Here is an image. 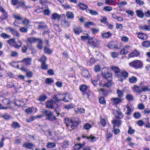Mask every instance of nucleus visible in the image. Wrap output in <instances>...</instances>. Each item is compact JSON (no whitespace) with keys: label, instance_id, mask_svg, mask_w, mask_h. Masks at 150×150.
Wrapping results in <instances>:
<instances>
[{"label":"nucleus","instance_id":"nucleus-37","mask_svg":"<svg viewBox=\"0 0 150 150\" xmlns=\"http://www.w3.org/2000/svg\"><path fill=\"white\" fill-rule=\"evenodd\" d=\"M38 38L31 37L28 39V41L30 43H33L38 41Z\"/></svg>","mask_w":150,"mask_h":150},{"label":"nucleus","instance_id":"nucleus-23","mask_svg":"<svg viewBox=\"0 0 150 150\" xmlns=\"http://www.w3.org/2000/svg\"><path fill=\"white\" fill-rule=\"evenodd\" d=\"M22 45V42L20 40H18L17 42L15 41L13 46L16 48H18L20 47Z\"/></svg>","mask_w":150,"mask_h":150},{"label":"nucleus","instance_id":"nucleus-5","mask_svg":"<svg viewBox=\"0 0 150 150\" xmlns=\"http://www.w3.org/2000/svg\"><path fill=\"white\" fill-rule=\"evenodd\" d=\"M129 64L130 66L136 69L141 68L143 67L142 63L139 60H134L129 63Z\"/></svg>","mask_w":150,"mask_h":150},{"label":"nucleus","instance_id":"nucleus-28","mask_svg":"<svg viewBox=\"0 0 150 150\" xmlns=\"http://www.w3.org/2000/svg\"><path fill=\"white\" fill-rule=\"evenodd\" d=\"M47 98V97L44 94H42L39 96V98H38L37 100L40 102H43Z\"/></svg>","mask_w":150,"mask_h":150},{"label":"nucleus","instance_id":"nucleus-36","mask_svg":"<svg viewBox=\"0 0 150 150\" xmlns=\"http://www.w3.org/2000/svg\"><path fill=\"white\" fill-rule=\"evenodd\" d=\"M66 15L68 18L73 19L74 18V14L72 12H67Z\"/></svg>","mask_w":150,"mask_h":150},{"label":"nucleus","instance_id":"nucleus-32","mask_svg":"<svg viewBox=\"0 0 150 150\" xmlns=\"http://www.w3.org/2000/svg\"><path fill=\"white\" fill-rule=\"evenodd\" d=\"M0 36L4 39H9L11 38V36L5 33H2L1 34Z\"/></svg>","mask_w":150,"mask_h":150},{"label":"nucleus","instance_id":"nucleus-59","mask_svg":"<svg viewBox=\"0 0 150 150\" xmlns=\"http://www.w3.org/2000/svg\"><path fill=\"white\" fill-rule=\"evenodd\" d=\"M111 56L113 58H116L118 57V53L116 52H110Z\"/></svg>","mask_w":150,"mask_h":150},{"label":"nucleus","instance_id":"nucleus-52","mask_svg":"<svg viewBox=\"0 0 150 150\" xmlns=\"http://www.w3.org/2000/svg\"><path fill=\"white\" fill-rule=\"evenodd\" d=\"M126 108L127 109V111L126 112L125 114L127 115H129L132 112V109L128 105L127 106Z\"/></svg>","mask_w":150,"mask_h":150},{"label":"nucleus","instance_id":"nucleus-24","mask_svg":"<svg viewBox=\"0 0 150 150\" xmlns=\"http://www.w3.org/2000/svg\"><path fill=\"white\" fill-rule=\"evenodd\" d=\"M78 6H79L80 9L82 10H85L88 8L87 5L82 3H80L79 4Z\"/></svg>","mask_w":150,"mask_h":150},{"label":"nucleus","instance_id":"nucleus-62","mask_svg":"<svg viewBox=\"0 0 150 150\" xmlns=\"http://www.w3.org/2000/svg\"><path fill=\"white\" fill-rule=\"evenodd\" d=\"M6 86L8 88H11L12 87H14L15 88H16V87H15L14 84L12 82H8Z\"/></svg>","mask_w":150,"mask_h":150},{"label":"nucleus","instance_id":"nucleus-55","mask_svg":"<svg viewBox=\"0 0 150 150\" xmlns=\"http://www.w3.org/2000/svg\"><path fill=\"white\" fill-rule=\"evenodd\" d=\"M13 16L15 19L18 20H21L22 19V18L20 14H13Z\"/></svg>","mask_w":150,"mask_h":150},{"label":"nucleus","instance_id":"nucleus-14","mask_svg":"<svg viewBox=\"0 0 150 150\" xmlns=\"http://www.w3.org/2000/svg\"><path fill=\"white\" fill-rule=\"evenodd\" d=\"M129 47H130L129 45L125 46L124 48L121 50L120 53L122 55L127 54L129 52Z\"/></svg>","mask_w":150,"mask_h":150},{"label":"nucleus","instance_id":"nucleus-11","mask_svg":"<svg viewBox=\"0 0 150 150\" xmlns=\"http://www.w3.org/2000/svg\"><path fill=\"white\" fill-rule=\"evenodd\" d=\"M110 100L113 105H117L122 101L121 99L118 97L111 98Z\"/></svg>","mask_w":150,"mask_h":150},{"label":"nucleus","instance_id":"nucleus-57","mask_svg":"<svg viewBox=\"0 0 150 150\" xmlns=\"http://www.w3.org/2000/svg\"><path fill=\"white\" fill-rule=\"evenodd\" d=\"M53 82V80L52 78H47L45 81V83L47 84H51Z\"/></svg>","mask_w":150,"mask_h":150},{"label":"nucleus","instance_id":"nucleus-61","mask_svg":"<svg viewBox=\"0 0 150 150\" xmlns=\"http://www.w3.org/2000/svg\"><path fill=\"white\" fill-rule=\"evenodd\" d=\"M99 102L100 103L103 105H105L106 104L105 98L104 97H102L99 98Z\"/></svg>","mask_w":150,"mask_h":150},{"label":"nucleus","instance_id":"nucleus-34","mask_svg":"<svg viewBox=\"0 0 150 150\" xmlns=\"http://www.w3.org/2000/svg\"><path fill=\"white\" fill-rule=\"evenodd\" d=\"M11 127L13 128L16 129L20 128L21 127V125L18 123L16 122H14L12 123Z\"/></svg>","mask_w":150,"mask_h":150},{"label":"nucleus","instance_id":"nucleus-2","mask_svg":"<svg viewBox=\"0 0 150 150\" xmlns=\"http://www.w3.org/2000/svg\"><path fill=\"white\" fill-rule=\"evenodd\" d=\"M43 115L46 117V120L53 121L56 119V117L53 115V113L49 110H43L42 111Z\"/></svg>","mask_w":150,"mask_h":150},{"label":"nucleus","instance_id":"nucleus-49","mask_svg":"<svg viewBox=\"0 0 150 150\" xmlns=\"http://www.w3.org/2000/svg\"><path fill=\"white\" fill-rule=\"evenodd\" d=\"M142 45L144 47H148L150 46V42L146 41L142 43Z\"/></svg>","mask_w":150,"mask_h":150},{"label":"nucleus","instance_id":"nucleus-9","mask_svg":"<svg viewBox=\"0 0 150 150\" xmlns=\"http://www.w3.org/2000/svg\"><path fill=\"white\" fill-rule=\"evenodd\" d=\"M6 29L8 30L14 36L17 37H19L20 36V35L18 32L16 30H15L13 28L10 27H8L6 28Z\"/></svg>","mask_w":150,"mask_h":150},{"label":"nucleus","instance_id":"nucleus-54","mask_svg":"<svg viewBox=\"0 0 150 150\" xmlns=\"http://www.w3.org/2000/svg\"><path fill=\"white\" fill-rule=\"evenodd\" d=\"M127 3L124 1L120 2L118 3L117 4L119 7H122L123 6L127 5Z\"/></svg>","mask_w":150,"mask_h":150},{"label":"nucleus","instance_id":"nucleus-44","mask_svg":"<svg viewBox=\"0 0 150 150\" xmlns=\"http://www.w3.org/2000/svg\"><path fill=\"white\" fill-rule=\"evenodd\" d=\"M108 81L103 84V86L105 87H108L111 86L112 83L111 80L109 79Z\"/></svg>","mask_w":150,"mask_h":150},{"label":"nucleus","instance_id":"nucleus-64","mask_svg":"<svg viewBox=\"0 0 150 150\" xmlns=\"http://www.w3.org/2000/svg\"><path fill=\"white\" fill-rule=\"evenodd\" d=\"M44 51L45 53L48 54H50L52 53V50H51L49 48L46 47L45 48Z\"/></svg>","mask_w":150,"mask_h":150},{"label":"nucleus","instance_id":"nucleus-22","mask_svg":"<svg viewBox=\"0 0 150 150\" xmlns=\"http://www.w3.org/2000/svg\"><path fill=\"white\" fill-rule=\"evenodd\" d=\"M37 42H38V44L37 45L38 48L40 50L42 49L43 47V42L42 39L41 38H38V41Z\"/></svg>","mask_w":150,"mask_h":150},{"label":"nucleus","instance_id":"nucleus-27","mask_svg":"<svg viewBox=\"0 0 150 150\" xmlns=\"http://www.w3.org/2000/svg\"><path fill=\"white\" fill-rule=\"evenodd\" d=\"M60 18V15L56 13L52 14L51 17L52 19L54 20H59Z\"/></svg>","mask_w":150,"mask_h":150},{"label":"nucleus","instance_id":"nucleus-56","mask_svg":"<svg viewBox=\"0 0 150 150\" xmlns=\"http://www.w3.org/2000/svg\"><path fill=\"white\" fill-rule=\"evenodd\" d=\"M133 116L135 118L139 119L141 117V115L139 112H135L134 113Z\"/></svg>","mask_w":150,"mask_h":150},{"label":"nucleus","instance_id":"nucleus-12","mask_svg":"<svg viewBox=\"0 0 150 150\" xmlns=\"http://www.w3.org/2000/svg\"><path fill=\"white\" fill-rule=\"evenodd\" d=\"M72 98L71 95L69 94H66L65 95H64L63 99V101L65 102H69L70 100L72 99Z\"/></svg>","mask_w":150,"mask_h":150},{"label":"nucleus","instance_id":"nucleus-47","mask_svg":"<svg viewBox=\"0 0 150 150\" xmlns=\"http://www.w3.org/2000/svg\"><path fill=\"white\" fill-rule=\"evenodd\" d=\"M47 60V57L45 55H43L40 59H39L38 61L42 63H46Z\"/></svg>","mask_w":150,"mask_h":150},{"label":"nucleus","instance_id":"nucleus-33","mask_svg":"<svg viewBox=\"0 0 150 150\" xmlns=\"http://www.w3.org/2000/svg\"><path fill=\"white\" fill-rule=\"evenodd\" d=\"M96 25L93 22L88 21L84 23V26L86 28H89L91 25L95 26Z\"/></svg>","mask_w":150,"mask_h":150},{"label":"nucleus","instance_id":"nucleus-46","mask_svg":"<svg viewBox=\"0 0 150 150\" xmlns=\"http://www.w3.org/2000/svg\"><path fill=\"white\" fill-rule=\"evenodd\" d=\"M117 115L116 116V117L118 119H121L122 118L124 117V115L120 111H117Z\"/></svg>","mask_w":150,"mask_h":150},{"label":"nucleus","instance_id":"nucleus-39","mask_svg":"<svg viewBox=\"0 0 150 150\" xmlns=\"http://www.w3.org/2000/svg\"><path fill=\"white\" fill-rule=\"evenodd\" d=\"M75 106V105L73 103H71L69 104L65 105L64 108L66 109L69 110L74 108Z\"/></svg>","mask_w":150,"mask_h":150},{"label":"nucleus","instance_id":"nucleus-38","mask_svg":"<svg viewBox=\"0 0 150 150\" xmlns=\"http://www.w3.org/2000/svg\"><path fill=\"white\" fill-rule=\"evenodd\" d=\"M69 145V142L68 141L65 140L63 143L62 147L65 149L68 148Z\"/></svg>","mask_w":150,"mask_h":150},{"label":"nucleus","instance_id":"nucleus-3","mask_svg":"<svg viewBox=\"0 0 150 150\" xmlns=\"http://www.w3.org/2000/svg\"><path fill=\"white\" fill-rule=\"evenodd\" d=\"M100 41L94 37L91 38L89 39L88 44L93 47H98L99 46Z\"/></svg>","mask_w":150,"mask_h":150},{"label":"nucleus","instance_id":"nucleus-13","mask_svg":"<svg viewBox=\"0 0 150 150\" xmlns=\"http://www.w3.org/2000/svg\"><path fill=\"white\" fill-rule=\"evenodd\" d=\"M112 35V34L110 32H103L101 34V37L103 39L109 38Z\"/></svg>","mask_w":150,"mask_h":150},{"label":"nucleus","instance_id":"nucleus-7","mask_svg":"<svg viewBox=\"0 0 150 150\" xmlns=\"http://www.w3.org/2000/svg\"><path fill=\"white\" fill-rule=\"evenodd\" d=\"M64 95L59 94L54 96L53 98V100L55 103H57L59 101H63Z\"/></svg>","mask_w":150,"mask_h":150},{"label":"nucleus","instance_id":"nucleus-10","mask_svg":"<svg viewBox=\"0 0 150 150\" xmlns=\"http://www.w3.org/2000/svg\"><path fill=\"white\" fill-rule=\"evenodd\" d=\"M31 61L32 59L31 58L27 57L23 59L20 62L21 63H23L26 65H29L31 64Z\"/></svg>","mask_w":150,"mask_h":150},{"label":"nucleus","instance_id":"nucleus-63","mask_svg":"<svg viewBox=\"0 0 150 150\" xmlns=\"http://www.w3.org/2000/svg\"><path fill=\"white\" fill-rule=\"evenodd\" d=\"M121 40L122 41L126 42L128 41L129 39L127 36H123L121 37Z\"/></svg>","mask_w":150,"mask_h":150},{"label":"nucleus","instance_id":"nucleus-60","mask_svg":"<svg viewBox=\"0 0 150 150\" xmlns=\"http://www.w3.org/2000/svg\"><path fill=\"white\" fill-rule=\"evenodd\" d=\"M112 134L110 132H108V130H107L106 132V138H107V141H109L108 140L109 139L112 137Z\"/></svg>","mask_w":150,"mask_h":150},{"label":"nucleus","instance_id":"nucleus-48","mask_svg":"<svg viewBox=\"0 0 150 150\" xmlns=\"http://www.w3.org/2000/svg\"><path fill=\"white\" fill-rule=\"evenodd\" d=\"M41 68L42 70H47L48 69V66L46 63H42L41 65Z\"/></svg>","mask_w":150,"mask_h":150},{"label":"nucleus","instance_id":"nucleus-35","mask_svg":"<svg viewBox=\"0 0 150 150\" xmlns=\"http://www.w3.org/2000/svg\"><path fill=\"white\" fill-rule=\"evenodd\" d=\"M87 86L85 85H82L80 86V90L82 91L84 94L85 93V92L87 90Z\"/></svg>","mask_w":150,"mask_h":150},{"label":"nucleus","instance_id":"nucleus-8","mask_svg":"<svg viewBox=\"0 0 150 150\" xmlns=\"http://www.w3.org/2000/svg\"><path fill=\"white\" fill-rule=\"evenodd\" d=\"M73 29L74 33L76 35H79L82 31L81 27L79 26L74 25Z\"/></svg>","mask_w":150,"mask_h":150},{"label":"nucleus","instance_id":"nucleus-41","mask_svg":"<svg viewBox=\"0 0 150 150\" xmlns=\"http://www.w3.org/2000/svg\"><path fill=\"white\" fill-rule=\"evenodd\" d=\"M86 11H89L91 15L93 16L97 15L98 14V13L97 11L94 10L88 9Z\"/></svg>","mask_w":150,"mask_h":150},{"label":"nucleus","instance_id":"nucleus-58","mask_svg":"<svg viewBox=\"0 0 150 150\" xmlns=\"http://www.w3.org/2000/svg\"><path fill=\"white\" fill-rule=\"evenodd\" d=\"M82 137L83 138H86L87 139H91L92 140V141H93L94 139H95V137L94 136H92V135L90 136L89 137H87L85 136L84 135H82Z\"/></svg>","mask_w":150,"mask_h":150},{"label":"nucleus","instance_id":"nucleus-15","mask_svg":"<svg viewBox=\"0 0 150 150\" xmlns=\"http://www.w3.org/2000/svg\"><path fill=\"white\" fill-rule=\"evenodd\" d=\"M85 142H83L82 144L80 143L76 144L74 146V148L75 150H79L85 145Z\"/></svg>","mask_w":150,"mask_h":150},{"label":"nucleus","instance_id":"nucleus-45","mask_svg":"<svg viewBox=\"0 0 150 150\" xmlns=\"http://www.w3.org/2000/svg\"><path fill=\"white\" fill-rule=\"evenodd\" d=\"M129 81L131 83H135L137 81V78L134 76L132 77L129 79Z\"/></svg>","mask_w":150,"mask_h":150},{"label":"nucleus","instance_id":"nucleus-31","mask_svg":"<svg viewBox=\"0 0 150 150\" xmlns=\"http://www.w3.org/2000/svg\"><path fill=\"white\" fill-rule=\"evenodd\" d=\"M34 110H35V112L37 111V109L36 108H29L26 109L25 111L27 113L30 114L33 112Z\"/></svg>","mask_w":150,"mask_h":150},{"label":"nucleus","instance_id":"nucleus-42","mask_svg":"<svg viewBox=\"0 0 150 150\" xmlns=\"http://www.w3.org/2000/svg\"><path fill=\"white\" fill-rule=\"evenodd\" d=\"M3 14L0 17V18L1 20H3L4 19H6L8 18V14L7 13L5 12L2 13Z\"/></svg>","mask_w":150,"mask_h":150},{"label":"nucleus","instance_id":"nucleus-29","mask_svg":"<svg viewBox=\"0 0 150 150\" xmlns=\"http://www.w3.org/2000/svg\"><path fill=\"white\" fill-rule=\"evenodd\" d=\"M136 13L137 16L140 18H143L145 15L144 13L141 10H137L136 11Z\"/></svg>","mask_w":150,"mask_h":150},{"label":"nucleus","instance_id":"nucleus-43","mask_svg":"<svg viewBox=\"0 0 150 150\" xmlns=\"http://www.w3.org/2000/svg\"><path fill=\"white\" fill-rule=\"evenodd\" d=\"M117 93L118 95V98H121L123 97L124 94L122 91L119 89H117Z\"/></svg>","mask_w":150,"mask_h":150},{"label":"nucleus","instance_id":"nucleus-50","mask_svg":"<svg viewBox=\"0 0 150 150\" xmlns=\"http://www.w3.org/2000/svg\"><path fill=\"white\" fill-rule=\"evenodd\" d=\"M2 102L6 106H8L10 105V102L8 99L5 98L3 100Z\"/></svg>","mask_w":150,"mask_h":150},{"label":"nucleus","instance_id":"nucleus-26","mask_svg":"<svg viewBox=\"0 0 150 150\" xmlns=\"http://www.w3.org/2000/svg\"><path fill=\"white\" fill-rule=\"evenodd\" d=\"M82 75L85 78H89L91 76L88 71L87 70H85L83 71Z\"/></svg>","mask_w":150,"mask_h":150},{"label":"nucleus","instance_id":"nucleus-1","mask_svg":"<svg viewBox=\"0 0 150 150\" xmlns=\"http://www.w3.org/2000/svg\"><path fill=\"white\" fill-rule=\"evenodd\" d=\"M111 69L115 72V76L120 81H123L128 76V73L125 71L120 72V70L118 67H113Z\"/></svg>","mask_w":150,"mask_h":150},{"label":"nucleus","instance_id":"nucleus-51","mask_svg":"<svg viewBox=\"0 0 150 150\" xmlns=\"http://www.w3.org/2000/svg\"><path fill=\"white\" fill-rule=\"evenodd\" d=\"M140 28L143 30L150 31V25L148 26L145 25L142 26H140Z\"/></svg>","mask_w":150,"mask_h":150},{"label":"nucleus","instance_id":"nucleus-16","mask_svg":"<svg viewBox=\"0 0 150 150\" xmlns=\"http://www.w3.org/2000/svg\"><path fill=\"white\" fill-rule=\"evenodd\" d=\"M139 52L136 49L134 51L130 53L129 55V57H137L139 56Z\"/></svg>","mask_w":150,"mask_h":150},{"label":"nucleus","instance_id":"nucleus-18","mask_svg":"<svg viewBox=\"0 0 150 150\" xmlns=\"http://www.w3.org/2000/svg\"><path fill=\"white\" fill-rule=\"evenodd\" d=\"M23 146L27 149H32L35 146L32 143H25L23 144Z\"/></svg>","mask_w":150,"mask_h":150},{"label":"nucleus","instance_id":"nucleus-20","mask_svg":"<svg viewBox=\"0 0 150 150\" xmlns=\"http://www.w3.org/2000/svg\"><path fill=\"white\" fill-rule=\"evenodd\" d=\"M132 90L134 92H136L137 93H139L142 92L141 88H140L138 86L135 85L132 88Z\"/></svg>","mask_w":150,"mask_h":150},{"label":"nucleus","instance_id":"nucleus-21","mask_svg":"<svg viewBox=\"0 0 150 150\" xmlns=\"http://www.w3.org/2000/svg\"><path fill=\"white\" fill-rule=\"evenodd\" d=\"M47 148H53L56 147V144L55 142H48L46 146Z\"/></svg>","mask_w":150,"mask_h":150},{"label":"nucleus","instance_id":"nucleus-17","mask_svg":"<svg viewBox=\"0 0 150 150\" xmlns=\"http://www.w3.org/2000/svg\"><path fill=\"white\" fill-rule=\"evenodd\" d=\"M138 37L140 39L142 40H146L148 38L147 35L143 33H137Z\"/></svg>","mask_w":150,"mask_h":150},{"label":"nucleus","instance_id":"nucleus-4","mask_svg":"<svg viewBox=\"0 0 150 150\" xmlns=\"http://www.w3.org/2000/svg\"><path fill=\"white\" fill-rule=\"evenodd\" d=\"M81 122L80 120L78 118H76L74 120H70L69 124H67L68 127H70L71 129H75Z\"/></svg>","mask_w":150,"mask_h":150},{"label":"nucleus","instance_id":"nucleus-6","mask_svg":"<svg viewBox=\"0 0 150 150\" xmlns=\"http://www.w3.org/2000/svg\"><path fill=\"white\" fill-rule=\"evenodd\" d=\"M105 71L106 72L103 71L102 72L103 77L107 80H109V79L112 80V74L108 72V69H106Z\"/></svg>","mask_w":150,"mask_h":150},{"label":"nucleus","instance_id":"nucleus-19","mask_svg":"<svg viewBox=\"0 0 150 150\" xmlns=\"http://www.w3.org/2000/svg\"><path fill=\"white\" fill-rule=\"evenodd\" d=\"M46 105L47 108L50 109H53V103L52 101L49 100L46 102Z\"/></svg>","mask_w":150,"mask_h":150},{"label":"nucleus","instance_id":"nucleus-53","mask_svg":"<svg viewBox=\"0 0 150 150\" xmlns=\"http://www.w3.org/2000/svg\"><path fill=\"white\" fill-rule=\"evenodd\" d=\"M115 125H113L112 131L115 134H117L120 132V130L118 129H116Z\"/></svg>","mask_w":150,"mask_h":150},{"label":"nucleus","instance_id":"nucleus-25","mask_svg":"<svg viewBox=\"0 0 150 150\" xmlns=\"http://www.w3.org/2000/svg\"><path fill=\"white\" fill-rule=\"evenodd\" d=\"M112 123L113 125H117L118 127H119L121 124V121L120 120H114L112 121Z\"/></svg>","mask_w":150,"mask_h":150},{"label":"nucleus","instance_id":"nucleus-40","mask_svg":"<svg viewBox=\"0 0 150 150\" xmlns=\"http://www.w3.org/2000/svg\"><path fill=\"white\" fill-rule=\"evenodd\" d=\"M125 98L127 100L129 101H131L134 100L133 96L130 94H127Z\"/></svg>","mask_w":150,"mask_h":150},{"label":"nucleus","instance_id":"nucleus-30","mask_svg":"<svg viewBox=\"0 0 150 150\" xmlns=\"http://www.w3.org/2000/svg\"><path fill=\"white\" fill-rule=\"evenodd\" d=\"M47 26V25L44 23H40L38 25V29H44L46 28Z\"/></svg>","mask_w":150,"mask_h":150}]
</instances>
